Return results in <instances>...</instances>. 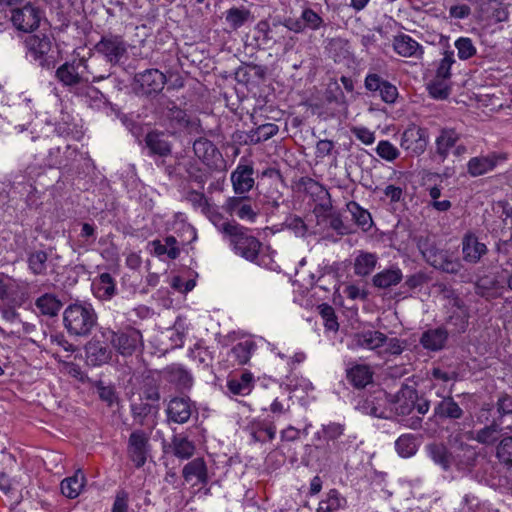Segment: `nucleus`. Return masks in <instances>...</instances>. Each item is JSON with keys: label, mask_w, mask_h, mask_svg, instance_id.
Masks as SVG:
<instances>
[{"label": "nucleus", "mask_w": 512, "mask_h": 512, "mask_svg": "<svg viewBox=\"0 0 512 512\" xmlns=\"http://www.w3.org/2000/svg\"><path fill=\"white\" fill-rule=\"evenodd\" d=\"M387 396L384 391L374 392L363 401L359 408L368 415L377 418H386L385 403Z\"/></svg>", "instance_id": "7c9ffc66"}, {"label": "nucleus", "mask_w": 512, "mask_h": 512, "mask_svg": "<svg viewBox=\"0 0 512 512\" xmlns=\"http://www.w3.org/2000/svg\"><path fill=\"white\" fill-rule=\"evenodd\" d=\"M166 81V76L161 71L151 68L135 74L133 87L137 94L157 95L163 90Z\"/></svg>", "instance_id": "9d476101"}, {"label": "nucleus", "mask_w": 512, "mask_h": 512, "mask_svg": "<svg viewBox=\"0 0 512 512\" xmlns=\"http://www.w3.org/2000/svg\"><path fill=\"white\" fill-rule=\"evenodd\" d=\"M166 117L173 128H187L191 124L186 111L179 108L174 103L171 107H168Z\"/></svg>", "instance_id": "4d7b16f0"}, {"label": "nucleus", "mask_w": 512, "mask_h": 512, "mask_svg": "<svg viewBox=\"0 0 512 512\" xmlns=\"http://www.w3.org/2000/svg\"><path fill=\"white\" fill-rule=\"evenodd\" d=\"M127 48L128 45L123 36L113 33L102 35L94 46L95 51L102 55L112 66L118 65L122 58L127 55Z\"/></svg>", "instance_id": "1a4fd4ad"}, {"label": "nucleus", "mask_w": 512, "mask_h": 512, "mask_svg": "<svg viewBox=\"0 0 512 512\" xmlns=\"http://www.w3.org/2000/svg\"><path fill=\"white\" fill-rule=\"evenodd\" d=\"M193 403L189 397H174L166 408L167 420L169 422L184 424L189 421L192 415Z\"/></svg>", "instance_id": "aec40b11"}, {"label": "nucleus", "mask_w": 512, "mask_h": 512, "mask_svg": "<svg viewBox=\"0 0 512 512\" xmlns=\"http://www.w3.org/2000/svg\"><path fill=\"white\" fill-rule=\"evenodd\" d=\"M345 427L343 424L330 422L322 425L321 430L315 433V438L318 440L324 439L325 441H335L344 434Z\"/></svg>", "instance_id": "13d9d810"}, {"label": "nucleus", "mask_w": 512, "mask_h": 512, "mask_svg": "<svg viewBox=\"0 0 512 512\" xmlns=\"http://www.w3.org/2000/svg\"><path fill=\"white\" fill-rule=\"evenodd\" d=\"M138 398H144V401L159 404L161 399L160 386L153 377H146L141 387V393Z\"/></svg>", "instance_id": "864d4df0"}, {"label": "nucleus", "mask_w": 512, "mask_h": 512, "mask_svg": "<svg viewBox=\"0 0 512 512\" xmlns=\"http://www.w3.org/2000/svg\"><path fill=\"white\" fill-rule=\"evenodd\" d=\"M48 254L42 250L32 251L28 254V268L33 275H45L47 273Z\"/></svg>", "instance_id": "8fccbe9b"}, {"label": "nucleus", "mask_w": 512, "mask_h": 512, "mask_svg": "<svg viewBox=\"0 0 512 512\" xmlns=\"http://www.w3.org/2000/svg\"><path fill=\"white\" fill-rule=\"evenodd\" d=\"M182 476L186 481L197 478L201 484H207L208 482V471L207 466L203 458H195L188 462L182 470Z\"/></svg>", "instance_id": "58836bf2"}, {"label": "nucleus", "mask_w": 512, "mask_h": 512, "mask_svg": "<svg viewBox=\"0 0 512 512\" xmlns=\"http://www.w3.org/2000/svg\"><path fill=\"white\" fill-rule=\"evenodd\" d=\"M395 449L399 456L409 458L418 449L417 438L413 434H403L395 441Z\"/></svg>", "instance_id": "603ef678"}, {"label": "nucleus", "mask_w": 512, "mask_h": 512, "mask_svg": "<svg viewBox=\"0 0 512 512\" xmlns=\"http://www.w3.org/2000/svg\"><path fill=\"white\" fill-rule=\"evenodd\" d=\"M347 211L351 214L353 222L367 232L373 226V220L370 212L361 207L357 202L350 201L346 204Z\"/></svg>", "instance_id": "37998d69"}, {"label": "nucleus", "mask_w": 512, "mask_h": 512, "mask_svg": "<svg viewBox=\"0 0 512 512\" xmlns=\"http://www.w3.org/2000/svg\"><path fill=\"white\" fill-rule=\"evenodd\" d=\"M378 257L375 253L360 251L354 260V273L357 276L365 277L375 269Z\"/></svg>", "instance_id": "c03bdc74"}, {"label": "nucleus", "mask_w": 512, "mask_h": 512, "mask_svg": "<svg viewBox=\"0 0 512 512\" xmlns=\"http://www.w3.org/2000/svg\"><path fill=\"white\" fill-rule=\"evenodd\" d=\"M505 158L495 152L472 157L467 163V172L472 177L482 176L495 169L500 160Z\"/></svg>", "instance_id": "4be33fe9"}, {"label": "nucleus", "mask_w": 512, "mask_h": 512, "mask_svg": "<svg viewBox=\"0 0 512 512\" xmlns=\"http://www.w3.org/2000/svg\"><path fill=\"white\" fill-rule=\"evenodd\" d=\"M461 138V134L454 128H442L435 140L436 154L442 161L447 159L451 148L456 146Z\"/></svg>", "instance_id": "c85d7f7f"}, {"label": "nucleus", "mask_w": 512, "mask_h": 512, "mask_svg": "<svg viewBox=\"0 0 512 512\" xmlns=\"http://www.w3.org/2000/svg\"><path fill=\"white\" fill-rule=\"evenodd\" d=\"M95 295L102 300L111 299L116 294V283L111 274L101 273L93 282Z\"/></svg>", "instance_id": "a19ab883"}, {"label": "nucleus", "mask_w": 512, "mask_h": 512, "mask_svg": "<svg viewBox=\"0 0 512 512\" xmlns=\"http://www.w3.org/2000/svg\"><path fill=\"white\" fill-rule=\"evenodd\" d=\"M87 362L92 366H101L110 361L112 351L98 340H90L85 345Z\"/></svg>", "instance_id": "c756f323"}, {"label": "nucleus", "mask_w": 512, "mask_h": 512, "mask_svg": "<svg viewBox=\"0 0 512 512\" xmlns=\"http://www.w3.org/2000/svg\"><path fill=\"white\" fill-rule=\"evenodd\" d=\"M298 184L306 194H309L312 197H317L320 200L327 198L329 200L328 204H322L321 206L326 210L331 208L330 194L321 183L310 177H301Z\"/></svg>", "instance_id": "79ce46f5"}, {"label": "nucleus", "mask_w": 512, "mask_h": 512, "mask_svg": "<svg viewBox=\"0 0 512 512\" xmlns=\"http://www.w3.org/2000/svg\"><path fill=\"white\" fill-rule=\"evenodd\" d=\"M195 156L208 167H217L222 161V154L216 145L205 137H199L193 142Z\"/></svg>", "instance_id": "6ab92c4d"}, {"label": "nucleus", "mask_w": 512, "mask_h": 512, "mask_svg": "<svg viewBox=\"0 0 512 512\" xmlns=\"http://www.w3.org/2000/svg\"><path fill=\"white\" fill-rule=\"evenodd\" d=\"M448 339V332L445 328L438 327L425 331L421 338V345L431 351H438L444 348Z\"/></svg>", "instance_id": "72a5a7b5"}, {"label": "nucleus", "mask_w": 512, "mask_h": 512, "mask_svg": "<svg viewBox=\"0 0 512 512\" xmlns=\"http://www.w3.org/2000/svg\"><path fill=\"white\" fill-rule=\"evenodd\" d=\"M373 371L368 365L355 364L346 371V378L356 389L365 388L373 381Z\"/></svg>", "instance_id": "2f4dec72"}, {"label": "nucleus", "mask_w": 512, "mask_h": 512, "mask_svg": "<svg viewBox=\"0 0 512 512\" xmlns=\"http://www.w3.org/2000/svg\"><path fill=\"white\" fill-rule=\"evenodd\" d=\"M483 424L482 428L475 432H470L472 434L470 438L484 446H497L503 438V430H512L511 424L503 425L492 418Z\"/></svg>", "instance_id": "2eb2a0df"}, {"label": "nucleus", "mask_w": 512, "mask_h": 512, "mask_svg": "<svg viewBox=\"0 0 512 512\" xmlns=\"http://www.w3.org/2000/svg\"><path fill=\"white\" fill-rule=\"evenodd\" d=\"M319 314L324 320V326L329 331H337L339 329V323L335 314L334 308L326 303L318 306Z\"/></svg>", "instance_id": "680f3d73"}, {"label": "nucleus", "mask_w": 512, "mask_h": 512, "mask_svg": "<svg viewBox=\"0 0 512 512\" xmlns=\"http://www.w3.org/2000/svg\"><path fill=\"white\" fill-rule=\"evenodd\" d=\"M341 507V499L337 490L332 489L329 491L325 500L319 503L317 512H337Z\"/></svg>", "instance_id": "338daca9"}, {"label": "nucleus", "mask_w": 512, "mask_h": 512, "mask_svg": "<svg viewBox=\"0 0 512 512\" xmlns=\"http://www.w3.org/2000/svg\"><path fill=\"white\" fill-rule=\"evenodd\" d=\"M276 427L266 422H258L252 425L251 436L254 442H266L275 438Z\"/></svg>", "instance_id": "6e6d98bb"}, {"label": "nucleus", "mask_w": 512, "mask_h": 512, "mask_svg": "<svg viewBox=\"0 0 512 512\" xmlns=\"http://www.w3.org/2000/svg\"><path fill=\"white\" fill-rule=\"evenodd\" d=\"M491 418L503 425H512V391L499 392L495 401L481 405L476 414L477 422L484 423Z\"/></svg>", "instance_id": "39448f33"}, {"label": "nucleus", "mask_w": 512, "mask_h": 512, "mask_svg": "<svg viewBox=\"0 0 512 512\" xmlns=\"http://www.w3.org/2000/svg\"><path fill=\"white\" fill-rule=\"evenodd\" d=\"M76 157L77 149L70 145H66L64 151L60 147L50 148L46 157V165L50 168H66L75 161Z\"/></svg>", "instance_id": "bb28decb"}, {"label": "nucleus", "mask_w": 512, "mask_h": 512, "mask_svg": "<svg viewBox=\"0 0 512 512\" xmlns=\"http://www.w3.org/2000/svg\"><path fill=\"white\" fill-rule=\"evenodd\" d=\"M162 374L167 382L174 384L180 390L189 389L192 386L191 374L181 365H169L162 371Z\"/></svg>", "instance_id": "cd10ccee"}, {"label": "nucleus", "mask_w": 512, "mask_h": 512, "mask_svg": "<svg viewBox=\"0 0 512 512\" xmlns=\"http://www.w3.org/2000/svg\"><path fill=\"white\" fill-rule=\"evenodd\" d=\"M394 50L403 57L420 58L423 55L422 46L411 36L402 34L395 38Z\"/></svg>", "instance_id": "473e14b6"}, {"label": "nucleus", "mask_w": 512, "mask_h": 512, "mask_svg": "<svg viewBox=\"0 0 512 512\" xmlns=\"http://www.w3.org/2000/svg\"><path fill=\"white\" fill-rule=\"evenodd\" d=\"M160 410L159 404L144 401V398L132 399L130 412L135 425L145 427L150 432L156 425V418Z\"/></svg>", "instance_id": "9b49d317"}, {"label": "nucleus", "mask_w": 512, "mask_h": 512, "mask_svg": "<svg viewBox=\"0 0 512 512\" xmlns=\"http://www.w3.org/2000/svg\"><path fill=\"white\" fill-rule=\"evenodd\" d=\"M252 348L253 343L249 341L239 342L231 349V356L238 364H246L250 360Z\"/></svg>", "instance_id": "0e129e2a"}, {"label": "nucleus", "mask_w": 512, "mask_h": 512, "mask_svg": "<svg viewBox=\"0 0 512 512\" xmlns=\"http://www.w3.org/2000/svg\"><path fill=\"white\" fill-rule=\"evenodd\" d=\"M496 457L500 463L512 467V435L504 436L497 444Z\"/></svg>", "instance_id": "bf43d9fd"}, {"label": "nucleus", "mask_w": 512, "mask_h": 512, "mask_svg": "<svg viewBox=\"0 0 512 512\" xmlns=\"http://www.w3.org/2000/svg\"><path fill=\"white\" fill-rule=\"evenodd\" d=\"M85 475L81 470H77L73 476L67 477L61 481L60 488L62 494L69 498H76L85 486Z\"/></svg>", "instance_id": "ea45409f"}, {"label": "nucleus", "mask_w": 512, "mask_h": 512, "mask_svg": "<svg viewBox=\"0 0 512 512\" xmlns=\"http://www.w3.org/2000/svg\"><path fill=\"white\" fill-rule=\"evenodd\" d=\"M150 431L137 429L133 431L128 439L127 452L130 460L137 468L142 467L147 460L149 453Z\"/></svg>", "instance_id": "ddd939ff"}, {"label": "nucleus", "mask_w": 512, "mask_h": 512, "mask_svg": "<svg viewBox=\"0 0 512 512\" xmlns=\"http://www.w3.org/2000/svg\"><path fill=\"white\" fill-rule=\"evenodd\" d=\"M251 17V12L244 7H232L226 11L225 21L232 30L242 27Z\"/></svg>", "instance_id": "3c124183"}, {"label": "nucleus", "mask_w": 512, "mask_h": 512, "mask_svg": "<svg viewBox=\"0 0 512 512\" xmlns=\"http://www.w3.org/2000/svg\"><path fill=\"white\" fill-rule=\"evenodd\" d=\"M25 46L29 55L38 61L42 67H49L50 63L47 60V55L52 47V42L49 36L45 34L30 35L25 40Z\"/></svg>", "instance_id": "f3484780"}, {"label": "nucleus", "mask_w": 512, "mask_h": 512, "mask_svg": "<svg viewBox=\"0 0 512 512\" xmlns=\"http://www.w3.org/2000/svg\"><path fill=\"white\" fill-rule=\"evenodd\" d=\"M364 86L369 92L377 93L387 104H393L397 100V87L377 73H368L364 80Z\"/></svg>", "instance_id": "4468645a"}, {"label": "nucleus", "mask_w": 512, "mask_h": 512, "mask_svg": "<svg viewBox=\"0 0 512 512\" xmlns=\"http://www.w3.org/2000/svg\"><path fill=\"white\" fill-rule=\"evenodd\" d=\"M417 247L428 264L449 274H457L462 268L459 260L453 259L446 250L438 249L428 237H419Z\"/></svg>", "instance_id": "20e7f679"}, {"label": "nucleus", "mask_w": 512, "mask_h": 512, "mask_svg": "<svg viewBox=\"0 0 512 512\" xmlns=\"http://www.w3.org/2000/svg\"><path fill=\"white\" fill-rule=\"evenodd\" d=\"M173 453L176 457L181 459L190 458L195 450L194 444L186 437L175 435L171 442Z\"/></svg>", "instance_id": "5fc2aeb1"}, {"label": "nucleus", "mask_w": 512, "mask_h": 512, "mask_svg": "<svg viewBox=\"0 0 512 512\" xmlns=\"http://www.w3.org/2000/svg\"><path fill=\"white\" fill-rule=\"evenodd\" d=\"M86 86L81 89V92H77L78 95L85 97L86 102L92 108H101L110 106L111 103L106 96L94 86L85 84Z\"/></svg>", "instance_id": "09e8293b"}, {"label": "nucleus", "mask_w": 512, "mask_h": 512, "mask_svg": "<svg viewBox=\"0 0 512 512\" xmlns=\"http://www.w3.org/2000/svg\"><path fill=\"white\" fill-rule=\"evenodd\" d=\"M204 215L223 234L225 238H228L240 225L236 221H229L226 219L224 215L212 205H210V207L204 212Z\"/></svg>", "instance_id": "e433bc0d"}, {"label": "nucleus", "mask_w": 512, "mask_h": 512, "mask_svg": "<svg viewBox=\"0 0 512 512\" xmlns=\"http://www.w3.org/2000/svg\"><path fill=\"white\" fill-rule=\"evenodd\" d=\"M35 306L42 315L54 317L59 313L63 304L56 295L52 293H45L37 298Z\"/></svg>", "instance_id": "a18cd8bd"}, {"label": "nucleus", "mask_w": 512, "mask_h": 512, "mask_svg": "<svg viewBox=\"0 0 512 512\" xmlns=\"http://www.w3.org/2000/svg\"><path fill=\"white\" fill-rule=\"evenodd\" d=\"M55 75L63 86L69 88L99 82L109 77V74H98L85 57L66 61L57 68Z\"/></svg>", "instance_id": "f03ea898"}, {"label": "nucleus", "mask_w": 512, "mask_h": 512, "mask_svg": "<svg viewBox=\"0 0 512 512\" xmlns=\"http://www.w3.org/2000/svg\"><path fill=\"white\" fill-rule=\"evenodd\" d=\"M455 63L454 52L445 51L444 57L440 60L435 77L439 79L450 80L451 78V67Z\"/></svg>", "instance_id": "69168bd1"}, {"label": "nucleus", "mask_w": 512, "mask_h": 512, "mask_svg": "<svg viewBox=\"0 0 512 512\" xmlns=\"http://www.w3.org/2000/svg\"><path fill=\"white\" fill-rule=\"evenodd\" d=\"M455 47L458 51V57L461 60H467L476 54V47L468 37H460L455 41Z\"/></svg>", "instance_id": "774afa93"}, {"label": "nucleus", "mask_w": 512, "mask_h": 512, "mask_svg": "<svg viewBox=\"0 0 512 512\" xmlns=\"http://www.w3.org/2000/svg\"><path fill=\"white\" fill-rule=\"evenodd\" d=\"M255 30L262 36L263 43L266 45L282 43L285 39V27L281 22L270 24L266 20H261L257 23Z\"/></svg>", "instance_id": "393cba45"}, {"label": "nucleus", "mask_w": 512, "mask_h": 512, "mask_svg": "<svg viewBox=\"0 0 512 512\" xmlns=\"http://www.w3.org/2000/svg\"><path fill=\"white\" fill-rule=\"evenodd\" d=\"M144 143L148 150V155L152 158L156 156L172 155V143L163 132H148L144 138Z\"/></svg>", "instance_id": "5701e85b"}, {"label": "nucleus", "mask_w": 512, "mask_h": 512, "mask_svg": "<svg viewBox=\"0 0 512 512\" xmlns=\"http://www.w3.org/2000/svg\"><path fill=\"white\" fill-rule=\"evenodd\" d=\"M406 347V341L400 340L398 338H388L386 336V341L381 350H378V355L381 357H386L389 355H400L404 348Z\"/></svg>", "instance_id": "e2e57ef3"}, {"label": "nucleus", "mask_w": 512, "mask_h": 512, "mask_svg": "<svg viewBox=\"0 0 512 512\" xmlns=\"http://www.w3.org/2000/svg\"><path fill=\"white\" fill-rule=\"evenodd\" d=\"M402 278V271L398 267L393 266L375 274L372 278V283L379 289H387L399 284Z\"/></svg>", "instance_id": "4c0bfd02"}, {"label": "nucleus", "mask_w": 512, "mask_h": 512, "mask_svg": "<svg viewBox=\"0 0 512 512\" xmlns=\"http://www.w3.org/2000/svg\"><path fill=\"white\" fill-rule=\"evenodd\" d=\"M43 18V11L31 2H24L11 10L10 20L13 26L22 32H33L36 30Z\"/></svg>", "instance_id": "6e6552de"}, {"label": "nucleus", "mask_w": 512, "mask_h": 512, "mask_svg": "<svg viewBox=\"0 0 512 512\" xmlns=\"http://www.w3.org/2000/svg\"><path fill=\"white\" fill-rule=\"evenodd\" d=\"M227 387L234 395H248L253 387V375L250 372H244L239 378L229 379Z\"/></svg>", "instance_id": "de8ad7c7"}, {"label": "nucleus", "mask_w": 512, "mask_h": 512, "mask_svg": "<svg viewBox=\"0 0 512 512\" xmlns=\"http://www.w3.org/2000/svg\"><path fill=\"white\" fill-rule=\"evenodd\" d=\"M464 410L452 396L443 397L437 402L433 409L431 420H459L463 417Z\"/></svg>", "instance_id": "b1692460"}, {"label": "nucleus", "mask_w": 512, "mask_h": 512, "mask_svg": "<svg viewBox=\"0 0 512 512\" xmlns=\"http://www.w3.org/2000/svg\"><path fill=\"white\" fill-rule=\"evenodd\" d=\"M222 208L230 216H236L240 220L250 223L255 222L258 216L250 203V198L243 195L227 198Z\"/></svg>", "instance_id": "dca6fc26"}, {"label": "nucleus", "mask_w": 512, "mask_h": 512, "mask_svg": "<svg viewBox=\"0 0 512 512\" xmlns=\"http://www.w3.org/2000/svg\"><path fill=\"white\" fill-rule=\"evenodd\" d=\"M228 240L236 255L249 262L259 264L258 259L262 243L250 233L248 228L239 225L228 237Z\"/></svg>", "instance_id": "0eeeda50"}, {"label": "nucleus", "mask_w": 512, "mask_h": 512, "mask_svg": "<svg viewBox=\"0 0 512 512\" xmlns=\"http://www.w3.org/2000/svg\"><path fill=\"white\" fill-rule=\"evenodd\" d=\"M279 131V127L274 123H266L259 125L257 128L252 129L247 133L245 144H258L269 140L275 136Z\"/></svg>", "instance_id": "49530a36"}, {"label": "nucleus", "mask_w": 512, "mask_h": 512, "mask_svg": "<svg viewBox=\"0 0 512 512\" xmlns=\"http://www.w3.org/2000/svg\"><path fill=\"white\" fill-rule=\"evenodd\" d=\"M428 456L439 465L444 471L452 467V450L450 451L443 443H430L426 446Z\"/></svg>", "instance_id": "f704fd0d"}, {"label": "nucleus", "mask_w": 512, "mask_h": 512, "mask_svg": "<svg viewBox=\"0 0 512 512\" xmlns=\"http://www.w3.org/2000/svg\"><path fill=\"white\" fill-rule=\"evenodd\" d=\"M428 131L412 124L408 126L401 135L400 146L410 155L419 156L423 154L428 145Z\"/></svg>", "instance_id": "f8f14e48"}, {"label": "nucleus", "mask_w": 512, "mask_h": 512, "mask_svg": "<svg viewBox=\"0 0 512 512\" xmlns=\"http://www.w3.org/2000/svg\"><path fill=\"white\" fill-rule=\"evenodd\" d=\"M449 80L434 77L428 84V91L435 99H446L450 94Z\"/></svg>", "instance_id": "052dcab7"}, {"label": "nucleus", "mask_w": 512, "mask_h": 512, "mask_svg": "<svg viewBox=\"0 0 512 512\" xmlns=\"http://www.w3.org/2000/svg\"><path fill=\"white\" fill-rule=\"evenodd\" d=\"M357 346L376 351L381 350L386 341V335L380 331L368 330L356 334L355 336Z\"/></svg>", "instance_id": "c9c22d12"}, {"label": "nucleus", "mask_w": 512, "mask_h": 512, "mask_svg": "<svg viewBox=\"0 0 512 512\" xmlns=\"http://www.w3.org/2000/svg\"><path fill=\"white\" fill-rule=\"evenodd\" d=\"M253 174L254 168L252 165L239 164L236 167L230 176L235 194L244 195L253 188L255 184Z\"/></svg>", "instance_id": "412c9836"}, {"label": "nucleus", "mask_w": 512, "mask_h": 512, "mask_svg": "<svg viewBox=\"0 0 512 512\" xmlns=\"http://www.w3.org/2000/svg\"><path fill=\"white\" fill-rule=\"evenodd\" d=\"M463 259L470 263H477L487 253V247L479 242L473 233H467L462 239Z\"/></svg>", "instance_id": "a878e982"}, {"label": "nucleus", "mask_w": 512, "mask_h": 512, "mask_svg": "<svg viewBox=\"0 0 512 512\" xmlns=\"http://www.w3.org/2000/svg\"><path fill=\"white\" fill-rule=\"evenodd\" d=\"M63 323L73 336H88L97 324V314L90 304H70L63 313Z\"/></svg>", "instance_id": "7ed1b4c3"}, {"label": "nucleus", "mask_w": 512, "mask_h": 512, "mask_svg": "<svg viewBox=\"0 0 512 512\" xmlns=\"http://www.w3.org/2000/svg\"><path fill=\"white\" fill-rule=\"evenodd\" d=\"M102 336L124 357L132 356L137 351H141L144 346L141 331L134 327H126L118 331L105 329L102 331Z\"/></svg>", "instance_id": "423d86ee"}, {"label": "nucleus", "mask_w": 512, "mask_h": 512, "mask_svg": "<svg viewBox=\"0 0 512 512\" xmlns=\"http://www.w3.org/2000/svg\"><path fill=\"white\" fill-rule=\"evenodd\" d=\"M452 465L461 473L472 475L478 481L486 480L492 462L476 447L460 441L452 449Z\"/></svg>", "instance_id": "f257e3e1"}, {"label": "nucleus", "mask_w": 512, "mask_h": 512, "mask_svg": "<svg viewBox=\"0 0 512 512\" xmlns=\"http://www.w3.org/2000/svg\"><path fill=\"white\" fill-rule=\"evenodd\" d=\"M418 399L417 390L409 385L403 384L400 390L389 400L393 404V409L397 415H409L415 408Z\"/></svg>", "instance_id": "a211bd4d"}]
</instances>
